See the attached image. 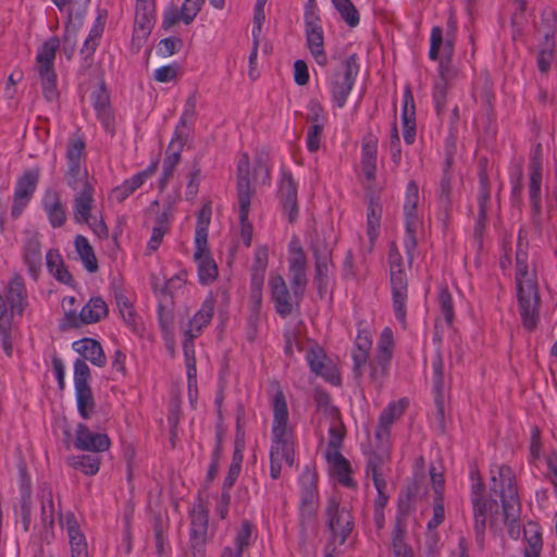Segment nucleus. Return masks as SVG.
<instances>
[{
	"mask_svg": "<svg viewBox=\"0 0 557 557\" xmlns=\"http://www.w3.org/2000/svg\"><path fill=\"white\" fill-rule=\"evenodd\" d=\"M527 246L525 234L520 230L516 251L517 297L522 324L533 330L539 321L540 296L535 275L529 272Z\"/></svg>",
	"mask_w": 557,
	"mask_h": 557,
	"instance_id": "obj_1",
	"label": "nucleus"
},
{
	"mask_svg": "<svg viewBox=\"0 0 557 557\" xmlns=\"http://www.w3.org/2000/svg\"><path fill=\"white\" fill-rule=\"evenodd\" d=\"M491 481V491L500 497L503 522L508 525L509 536L516 540L520 535V502L511 468L499 466L492 470Z\"/></svg>",
	"mask_w": 557,
	"mask_h": 557,
	"instance_id": "obj_2",
	"label": "nucleus"
},
{
	"mask_svg": "<svg viewBox=\"0 0 557 557\" xmlns=\"http://www.w3.org/2000/svg\"><path fill=\"white\" fill-rule=\"evenodd\" d=\"M323 518L331 544L344 545L355 529V520L351 511L342 504L337 495L326 499Z\"/></svg>",
	"mask_w": 557,
	"mask_h": 557,
	"instance_id": "obj_3",
	"label": "nucleus"
},
{
	"mask_svg": "<svg viewBox=\"0 0 557 557\" xmlns=\"http://www.w3.org/2000/svg\"><path fill=\"white\" fill-rule=\"evenodd\" d=\"M236 189L239 206L240 237L246 247L251 245L252 224L248 220L250 200L255 194L250 184L249 157L243 153L237 162Z\"/></svg>",
	"mask_w": 557,
	"mask_h": 557,
	"instance_id": "obj_4",
	"label": "nucleus"
},
{
	"mask_svg": "<svg viewBox=\"0 0 557 557\" xmlns=\"http://www.w3.org/2000/svg\"><path fill=\"white\" fill-rule=\"evenodd\" d=\"M388 262L395 317L400 323L405 324L408 281L403 257L395 243H392L389 246Z\"/></svg>",
	"mask_w": 557,
	"mask_h": 557,
	"instance_id": "obj_5",
	"label": "nucleus"
},
{
	"mask_svg": "<svg viewBox=\"0 0 557 557\" xmlns=\"http://www.w3.org/2000/svg\"><path fill=\"white\" fill-rule=\"evenodd\" d=\"M59 47L60 39L55 36L50 37L41 45L36 55V70L40 78L44 97L48 101L58 98L54 59Z\"/></svg>",
	"mask_w": 557,
	"mask_h": 557,
	"instance_id": "obj_6",
	"label": "nucleus"
},
{
	"mask_svg": "<svg viewBox=\"0 0 557 557\" xmlns=\"http://www.w3.org/2000/svg\"><path fill=\"white\" fill-rule=\"evenodd\" d=\"M358 73L359 64L357 54H351L331 74L327 88L337 108H343L346 104Z\"/></svg>",
	"mask_w": 557,
	"mask_h": 557,
	"instance_id": "obj_7",
	"label": "nucleus"
},
{
	"mask_svg": "<svg viewBox=\"0 0 557 557\" xmlns=\"http://www.w3.org/2000/svg\"><path fill=\"white\" fill-rule=\"evenodd\" d=\"M91 380L90 369L84 359L74 362V385L77 410L83 419H89L95 411L96 403L89 385Z\"/></svg>",
	"mask_w": 557,
	"mask_h": 557,
	"instance_id": "obj_8",
	"label": "nucleus"
},
{
	"mask_svg": "<svg viewBox=\"0 0 557 557\" xmlns=\"http://www.w3.org/2000/svg\"><path fill=\"white\" fill-rule=\"evenodd\" d=\"M109 313L108 305L101 297H91L82 308L79 313L76 310H65L61 323L62 329H78L83 325L97 323Z\"/></svg>",
	"mask_w": 557,
	"mask_h": 557,
	"instance_id": "obj_9",
	"label": "nucleus"
},
{
	"mask_svg": "<svg viewBox=\"0 0 557 557\" xmlns=\"http://www.w3.org/2000/svg\"><path fill=\"white\" fill-rule=\"evenodd\" d=\"M472 507L475 539L481 545L484 541L487 518L490 517L492 529L497 527L498 504L496 499H479L475 497Z\"/></svg>",
	"mask_w": 557,
	"mask_h": 557,
	"instance_id": "obj_10",
	"label": "nucleus"
},
{
	"mask_svg": "<svg viewBox=\"0 0 557 557\" xmlns=\"http://www.w3.org/2000/svg\"><path fill=\"white\" fill-rule=\"evenodd\" d=\"M39 180V170H28L17 180L11 215L16 219L30 200Z\"/></svg>",
	"mask_w": 557,
	"mask_h": 557,
	"instance_id": "obj_11",
	"label": "nucleus"
},
{
	"mask_svg": "<svg viewBox=\"0 0 557 557\" xmlns=\"http://www.w3.org/2000/svg\"><path fill=\"white\" fill-rule=\"evenodd\" d=\"M186 139L187 135L183 134V132L176 131L166 149V156L163 160V171L159 180V188L161 190L166 187L168 183L173 177L175 168L181 161V151L186 143Z\"/></svg>",
	"mask_w": 557,
	"mask_h": 557,
	"instance_id": "obj_12",
	"label": "nucleus"
},
{
	"mask_svg": "<svg viewBox=\"0 0 557 557\" xmlns=\"http://www.w3.org/2000/svg\"><path fill=\"white\" fill-rule=\"evenodd\" d=\"M305 32L307 48L315 62L321 66H325L327 63V57L324 51V33L321 21L314 22L312 15H309L307 17V23H305Z\"/></svg>",
	"mask_w": 557,
	"mask_h": 557,
	"instance_id": "obj_13",
	"label": "nucleus"
},
{
	"mask_svg": "<svg viewBox=\"0 0 557 557\" xmlns=\"http://www.w3.org/2000/svg\"><path fill=\"white\" fill-rule=\"evenodd\" d=\"M60 523L65 527L72 557H89L88 545L84 533L81 531L78 521L72 511L63 517L59 511Z\"/></svg>",
	"mask_w": 557,
	"mask_h": 557,
	"instance_id": "obj_14",
	"label": "nucleus"
},
{
	"mask_svg": "<svg viewBox=\"0 0 557 557\" xmlns=\"http://www.w3.org/2000/svg\"><path fill=\"white\" fill-rule=\"evenodd\" d=\"M110 438L104 433H95L84 423H78L75 434L74 446L76 449L101 453L110 447Z\"/></svg>",
	"mask_w": 557,
	"mask_h": 557,
	"instance_id": "obj_15",
	"label": "nucleus"
},
{
	"mask_svg": "<svg viewBox=\"0 0 557 557\" xmlns=\"http://www.w3.org/2000/svg\"><path fill=\"white\" fill-rule=\"evenodd\" d=\"M371 347L372 336L370 331L359 329L351 350V358L354 361L352 371L356 380H360L363 375V370L369 361V351Z\"/></svg>",
	"mask_w": 557,
	"mask_h": 557,
	"instance_id": "obj_16",
	"label": "nucleus"
},
{
	"mask_svg": "<svg viewBox=\"0 0 557 557\" xmlns=\"http://www.w3.org/2000/svg\"><path fill=\"white\" fill-rule=\"evenodd\" d=\"M283 210L288 214L293 223L298 215L297 185L288 172H283L277 191Z\"/></svg>",
	"mask_w": 557,
	"mask_h": 557,
	"instance_id": "obj_17",
	"label": "nucleus"
},
{
	"mask_svg": "<svg viewBox=\"0 0 557 557\" xmlns=\"http://www.w3.org/2000/svg\"><path fill=\"white\" fill-rule=\"evenodd\" d=\"M271 288V298L274 302L276 313L286 318L293 312L292 295L284 278L276 274L272 275L269 281Z\"/></svg>",
	"mask_w": 557,
	"mask_h": 557,
	"instance_id": "obj_18",
	"label": "nucleus"
},
{
	"mask_svg": "<svg viewBox=\"0 0 557 557\" xmlns=\"http://www.w3.org/2000/svg\"><path fill=\"white\" fill-rule=\"evenodd\" d=\"M273 424L272 434L276 436L284 432H292L288 428V409L285 395L276 383V391L272 397Z\"/></svg>",
	"mask_w": 557,
	"mask_h": 557,
	"instance_id": "obj_19",
	"label": "nucleus"
},
{
	"mask_svg": "<svg viewBox=\"0 0 557 557\" xmlns=\"http://www.w3.org/2000/svg\"><path fill=\"white\" fill-rule=\"evenodd\" d=\"M5 300L12 313L22 315L27 306V292L22 276L14 275L7 288Z\"/></svg>",
	"mask_w": 557,
	"mask_h": 557,
	"instance_id": "obj_20",
	"label": "nucleus"
},
{
	"mask_svg": "<svg viewBox=\"0 0 557 557\" xmlns=\"http://www.w3.org/2000/svg\"><path fill=\"white\" fill-rule=\"evenodd\" d=\"M42 208L48 216L50 225L53 228L64 225L66 221V213L58 191L50 189L46 190L42 197Z\"/></svg>",
	"mask_w": 557,
	"mask_h": 557,
	"instance_id": "obj_21",
	"label": "nucleus"
},
{
	"mask_svg": "<svg viewBox=\"0 0 557 557\" xmlns=\"http://www.w3.org/2000/svg\"><path fill=\"white\" fill-rule=\"evenodd\" d=\"M54 515L55 505L53 493L50 486L44 485L41 488V523L45 530L44 537L49 543L54 537Z\"/></svg>",
	"mask_w": 557,
	"mask_h": 557,
	"instance_id": "obj_22",
	"label": "nucleus"
},
{
	"mask_svg": "<svg viewBox=\"0 0 557 557\" xmlns=\"http://www.w3.org/2000/svg\"><path fill=\"white\" fill-rule=\"evenodd\" d=\"M73 348L94 366L102 368L107 363L101 344L94 338L85 337L76 341L73 343Z\"/></svg>",
	"mask_w": 557,
	"mask_h": 557,
	"instance_id": "obj_23",
	"label": "nucleus"
},
{
	"mask_svg": "<svg viewBox=\"0 0 557 557\" xmlns=\"http://www.w3.org/2000/svg\"><path fill=\"white\" fill-rule=\"evenodd\" d=\"M401 120L404 140L407 145H411L416 139V111L413 96L409 89H406L404 92Z\"/></svg>",
	"mask_w": 557,
	"mask_h": 557,
	"instance_id": "obj_24",
	"label": "nucleus"
},
{
	"mask_svg": "<svg viewBox=\"0 0 557 557\" xmlns=\"http://www.w3.org/2000/svg\"><path fill=\"white\" fill-rule=\"evenodd\" d=\"M405 411V403L403 400L391 403L380 414L375 437L379 441L387 440L389 429L395 419L400 417Z\"/></svg>",
	"mask_w": 557,
	"mask_h": 557,
	"instance_id": "obj_25",
	"label": "nucleus"
},
{
	"mask_svg": "<svg viewBox=\"0 0 557 557\" xmlns=\"http://www.w3.org/2000/svg\"><path fill=\"white\" fill-rule=\"evenodd\" d=\"M306 360L311 372L334 382L333 368L331 363L327 362V357L321 347L313 346L309 348L306 352Z\"/></svg>",
	"mask_w": 557,
	"mask_h": 557,
	"instance_id": "obj_26",
	"label": "nucleus"
},
{
	"mask_svg": "<svg viewBox=\"0 0 557 557\" xmlns=\"http://www.w3.org/2000/svg\"><path fill=\"white\" fill-rule=\"evenodd\" d=\"M154 22V3L152 0H137L135 8V32L147 36Z\"/></svg>",
	"mask_w": 557,
	"mask_h": 557,
	"instance_id": "obj_27",
	"label": "nucleus"
},
{
	"mask_svg": "<svg viewBox=\"0 0 557 557\" xmlns=\"http://www.w3.org/2000/svg\"><path fill=\"white\" fill-rule=\"evenodd\" d=\"M327 462L332 467V472L336 475L338 482L346 486H355V482L350 476L351 467L349 461L342 455L341 451H326Z\"/></svg>",
	"mask_w": 557,
	"mask_h": 557,
	"instance_id": "obj_28",
	"label": "nucleus"
},
{
	"mask_svg": "<svg viewBox=\"0 0 557 557\" xmlns=\"http://www.w3.org/2000/svg\"><path fill=\"white\" fill-rule=\"evenodd\" d=\"M306 269L307 260H288V272L290 275L293 296L297 299V301L304 297L308 283Z\"/></svg>",
	"mask_w": 557,
	"mask_h": 557,
	"instance_id": "obj_29",
	"label": "nucleus"
},
{
	"mask_svg": "<svg viewBox=\"0 0 557 557\" xmlns=\"http://www.w3.org/2000/svg\"><path fill=\"white\" fill-rule=\"evenodd\" d=\"M404 215H405V237H404V246L406 250V255L408 258L409 264H411L413 260V251L417 247V237L416 233L419 226V216L417 209L409 210L404 209Z\"/></svg>",
	"mask_w": 557,
	"mask_h": 557,
	"instance_id": "obj_30",
	"label": "nucleus"
},
{
	"mask_svg": "<svg viewBox=\"0 0 557 557\" xmlns=\"http://www.w3.org/2000/svg\"><path fill=\"white\" fill-rule=\"evenodd\" d=\"M541 185H542V164L540 159H534L531 163V174L529 183V194L531 208L534 214L539 215L542 210L541 200Z\"/></svg>",
	"mask_w": 557,
	"mask_h": 557,
	"instance_id": "obj_31",
	"label": "nucleus"
},
{
	"mask_svg": "<svg viewBox=\"0 0 557 557\" xmlns=\"http://www.w3.org/2000/svg\"><path fill=\"white\" fill-rule=\"evenodd\" d=\"M292 432H284L282 436L272 434L270 457L285 461L288 466L294 463V446L290 441Z\"/></svg>",
	"mask_w": 557,
	"mask_h": 557,
	"instance_id": "obj_32",
	"label": "nucleus"
},
{
	"mask_svg": "<svg viewBox=\"0 0 557 557\" xmlns=\"http://www.w3.org/2000/svg\"><path fill=\"white\" fill-rule=\"evenodd\" d=\"M317 512L318 509L299 508L298 527L300 545L302 546L318 534Z\"/></svg>",
	"mask_w": 557,
	"mask_h": 557,
	"instance_id": "obj_33",
	"label": "nucleus"
},
{
	"mask_svg": "<svg viewBox=\"0 0 557 557\" xmlns=\"http://www.w3.org/2000/svg\"><path fill=\"white\" fill-rule=\"evenodd\" d=\"M432 382L433 389L435 393V403L437 406L438 414L443 418L444 416V362L443 357L437 352L432 359Z\"/></svg>",
	"mask_w": 557,
	"mask_h": 557,
	"instance_id": "obj_34",
	"label": "nucleus"
},
{
	"mask_svg": "<svg viewBox=\"0 0 557 557\" xmlns=\"http://www.w3.org/2000/svg\"><path fill=\"white\" fill-rule=\"evenodd\" d=\"M525 547L523 557H540L543 548L541 527L533 521L527 523L523 529Z\"/></svg>",
	"mask_w": 557,
	"mask_h": 557,
	"instance_id": "obj_35",
	"label": "nucleus"
},
{
	"mask_svg": "<svg viewBox=\"0 0 557 557\" xmlns=\"http://www.w3.org/2000/svg\"><path fill=\"white\" fill-rule=\"evenodd\" d=\"M78 193L74 198V216L78 223H89L90 211L94 202L92 187L86 186L77 189Z\"/></svg>",
	"mask_w": 557,
	"mask_h": 557,
	"instance_id": "obj_36",
	"label": "nucleus"
},
{
	"mask_svg": "<svg viewBox=\"0 0 557 557\" xmlns=\"http://www.w3.org/2000/svg\"><path fill=\"white\" fill-rule=\"evenodd\" d=\"M171 218L172 211L170 206L163 208L162 212L157 215L154 226L152 228V234L147 245L148 250L156 251L159 248L163 236L170 230Z\"/></svg>",
	"mask_w": 557,
	"mask_h": 557,
	"instance_id": "obj_37",
	"label": "nucleus"
},
{
	"mask_svg": "<svg viewBox=\"0 0 557 557\" xmlns=\"http://www.w3.org/2000/svg\"><path fill=\"white\" fill-rule=\"evenodd\" d=\"M215 299L212 294L206 297L203 302L201 304L200 309L195 313L193 319L189 322V329L187 331H193V333H197L199 336L202 332L203 327L208 326L210 323L213 312H214Z\"/></svg>",
	"mask_w": 557,
	"mask_h": 557,
	"instance_id": "obj_38",
	"label": "nucleus"
},
{
	"mask_svg": "<svg viewBox=\"0 0 557 557\" xmlns=\"http://www.w3.org/2000/svg\"><path fill=\"white\" fill-rule=\"evenodd\" d=\"M24 261L28 267L29 273L36 277L41 268V245L36 236L27 238L24 245Z\"/></svg>",
	"mask_w": 557,
	"mask_h": 557,
	"instance_id": "obj_39",
	"label": "nucleus"
},
{
	"mask_svg": "<svg viewBox=\"0 0 557 557\" xmlns=\"http://www.w3.org/2000/svg\"><path fill=\"white\" fill-rule=\"evenodd\" d=\"M74 245L85 269L90 273L96 272L98 270V261L88 239L83 235H77Z\"/></svg>",
	"mask_w": 557,
	"mask_h": 557,
	"instance_id": "obj_40",
	"label": "nucleus"
},
{
	"mask_svg": "<svg viewBox=\"0 0 557 557\" xmlns=\"http://www.w3.org/2000/svg\"><path fill=\"white\" fill-rule=\"evenodd\" d=\"M544 39L543 48L537 54V67L541 73H547L553 62L555 40L554 29L550 24H548V29L544 35Z\"/></svg>",
	"mask_w": 557,
	"mask_h": 557,
	"instance_id": "obj_41",
	"label": "nucleus"
},
{
	"mask_svg": "<svg viewBox=\"0 0 557 557\" xmlns=\"http://www.w3.org/2000/svg\"><path fill=\"white\" fill-rule=\"evenodd\" d=\"M198 267L199 282L203 285L210 284L218 277V265L210 253H203L200 258H194Z\"/></svg>",
	"mask_w": 557,
	"mask_h": 557,
	"instance_id": "obj_42",
	"label": "nucleus"
},
{
	"mask_svg": "<svg viewBox=\"0 0 557 557\" xmlns=\"http://www.w3.org/2000/svg\"><path fill=\"white\" fill-rule=\"evenodd\" d=\"M208 512L199 507L191 513L190 541H207Z\"/></svg>",
	"mask_w": 557,
	"mask_h": 557,
	"instance_id": "obj_43",
	"label": "nucleus"
},
{
	"mask_svg": "<svg viewBox=\"0 0 557 557\" xmlns=\"http://www.w3.org/2000/svg\"><path fill=\"white\" fill-rule=\"evenodd\" d=\"M333 262L332 260H314V278L313 283L317 286L318 293L322 297L329 286Z\"/></svg>",
	"mask_w": 557,
	"mask_h": 557,
	"instance_id": "obj_44",
	"label": "nucleus"
},
{
	"mask_svg": "<svg viewBox=\"0 0 557 557\" xmlns=\"http://www.w3.org/2000/svg\"><path fill=\"white\" fill-rule=\"evenodd\" d=\"M376 152L375 141H368L362 145V169L368 180H373L376 172Z\"/></svg>",
	"mask_w": 557,
	"mask_h": 557,
	"instance_id": "obj_45",
	"label": "nucleus"
},
{
	"mask_svg": "<svg viewBox=\"0 0 557 557\" xmlns=\"http://www.w3.org/2000/svg\"><path fill=\"white\" fill-rule=\"evenodd\" d=\"M488 202H490V189L487 186V181H486V178L482 177L480 191H479V199H478V205H479L478 221H476V224L474 227L475 234H481L484 228L486 216H487Z\"/></svg>",
	"mask_w": 557,
	"mask_h": 557,
	"instance_id": "obj_46",
	"label": "nucleus"
},
{
	"mask_svg": "<svg viewBox=\"0 0 557 557\" xmlns=\"http://www.w3.org/2000/svg\"><path fill=\"white\" fill-rule=\"evenodd\" d=\"M67 166L65 181L71 188L77 190L91 186L87 180V171L82 168L81 163L67 164Z\"/></svg>",
	"mask_w": 557,
	"mask_h": 557,
	"instance_id": "obj_47",
	"label": "nucleus"
},
{
	"mask_svg": "<svg viewBox=\"0 0 557 557\" xmlns=\"http://www.w3.org/2000/svg\"><path fill=\"white\" fill-rule=\"evenodd\" d=\"M144 184L143 180L136 173L131 178L125 180L120 186L111 191V197L117 202H123L127 197L135 193Z\"/></svg>",
	"mask_w": 557,
	"mask_h": 557,
	"instance_id": "obj_48",
	"label": "nucleus"
},
{
	"mask_svg": "<svg viewBox=\"0 0 557 557\" xmlns=\"http://www.w3.org/2000/svg\"><path fill=\"white\" fill-rule=\"evenodd\" d=\"M381 214H382V208L377 201H375L373 198L370 199L369 206H368V236L371 243H373L377 235H379V228H380V222H381Z\"/></svg>",
	"mask_w": 557,
	"mask_h": 557,
	"instance_id": "obj_49",
	"label": "nucleus"
},
{
	"mask_svg": "<svg viewBox=\"0 0 557 557\" xmlns=\"http://www.w3.org/2000/svg\"><path fill=\"white\" fill-rule=\"evenodd\" d=\"M391 361V352L388 348H384V354H379L374 360L370 362V377L373 382H381L386 375Z\"/></svg>",
	"mask_w": 557,
	"mask_h": 557,
	"instance_id": "obj_50",
	"label": "nucleus"
},
{
	"mask_svg": "<svg viewBox=\"0 0 557 557\" xmlns=\"http://www.w3.org/2000/svg\"><path fill=\"white\" fill-rule=\"evenodd\" d=\"M70 465L87 475H94L99 471L100 458L90 455L72 457L70 458Z\"/></svg>",
	"mask_w": 557,
	"mask_h": 557,
	"instance_id": "obj_51",
	"label": "nucleus"
},
{
	"mask_svg": "<svg viewBox=\"0 0 557 557\" xmlns=\"http://www.w3.org/2000/svg\"><path fill=\"white\" fill-rule=\"evenodd\" d=\"M332 3L350 27L359 24V12L350 0H332Z\"/></svg>",
	"mask_w": 557,
	"mask_h": 557,
	"instance_id": "obj_52",
	"label": "nucleus"
},
{
	"mask_svg": "<svg viewBox=\"0 0 557 557\" xmlns=\"http://www.w3.org/2000/svg\"><path fill=\"white\" fill-rule=\"evenodd\" d=\"M450 158H447V169L444 170L443 177L440 183L438 201L440 206L447 211L451 206V176L448 172Z\"/></svg>",
	"mask_w": 557,
	"mask_h": 557,
	"instance_id": "obj_53",
	"label": "nucleus"
},
{
	"mask_svg": "<svg viewBox=\"0 0 557 557\" xmlns=\"http://www.w3.org/2000/svg\"><path fill=\"white\" fill-rule=\"evenodd\" d=\"M15 511L21 516L24 532H28L32 523V493L25 490V493L21 494Z\"/></svg>",
	"mask_w": 557,
	"mask_h": 557,
	"instance_id": "obj_54",
	"label": "nucleus"
},
{
	"mask_svg": "<svg viewBox=\"0 0 557 557\" xmlns=\"http://www.w3.org/2000/svg\"><path fill=\"white\" fill-rule=\"evenodd\" d=\"M252 534V524L248 520H244L240 524L234 544L237 548V557H243V553L250 545V539Z\"/></svg>",
	"mask_w": 557,
	"mask_h": 557,
	"instance_id": "obj_55",
	"label": "nucleus"
},
{
	"mask_svg": "<svg viewBox=\"0 0 557 557\" xmlns=\"http://www.w3.org/2000/svg\"><path fill=\"white\" fill-rule=\"evenodd\" d=\"M445 519V508L443 495L437 490V495H434L433 499V516L428 522L429 530H435L443 523Z\"/></svg>",
	"mask_w": 557,
	"mask_h": 557,
	"instance_id": "obj_56",
	"label": "nucleus"
},
{
	"mask_svg": "<svg viewBox=\"0 0 557 557\" xmlns=\"http://www.w3.org/2000/svg\"><path fill=\"white\" fill-rule=\"evenodd\" d=\"M196 103H197L196 96L190 95L185 102L184 110H183V113L180 119V123H178L175 132L176 131L182 132L180 129V127H187V126L194 124V122L196 120Z\"/></svg>",
	"mask_w": 557,
	"mask_h": 557,
	"instance_id": "obj_57",
	"label": "nucleus"
},
{
	"mask_svg": "<svg viewBox=\"0 0 557 557\" xmlns=\"http://www.w3.org/2000/svg\"><path fill=\"white\" fill-rule=\"evenodd\" d=\"M84 150L85 141L82 137L76 136L71 138L66 150L67 164L81 163Z\"/></svg>",
	"mask_w": 557,
	"mask_h": 557,
	"instance_id": "obj_58",
	"label": "nucleus"
},
{
	"mask_svg": "<svg viewBox=\"0 0 557 557\" xmlns=\"http://www.w3.org/2000/svg\"><path fill=\"white\" fill-rule=\"evenodd\" d=\"M438 302L441 312L443 313L445 321L448 324H451L454 320V306L451 295L447 287L441 288L438 294Z\"/></svg>",
	"mask_w": 557,
	"mask_h": 557,
	"instance_id": "obj_59",
	"label": "nucleus"
},
{
	"mask_svg": "<svg viewBox=\"0 0 557 557\" xmlns=\"http://www.w3.org/2000/svg\"><path fill=\"white\" fill-rule=\"evenodd\" d=\"M323 123L312 124L307 132L306 145L310 152H315L320 148V143L323 134Z\"/></svg>",
	"mask_w": 557,
	"mask_h": 557,
	"instance_id": "obj_60",
	"label": "nucleus"
},
{
	"mask_svg": "<svg viewBox=\"0 0 557 557\" xmlns=\"http://www.w3.org/2000/svg\"><path fill=\"white\" fill-rule=\"evenodd\" d=\"M314 260H332L333 248L324 238L317 236L311 244Z\"/></svg>",
	"mask_w": 557,
	"mask_h": 557,
	"instance_id": "obj_61",
	"label": "nucleus"
},
{
	"mask_svg": "<svg viewBox=\"0 0 557 557\" xmlns=\"http://www.w3.org/2000/svg\"><path fill=\"white\" fill-rule=\"evenodd\" d=\"M457 75V69L451 64V60L440 59L438 79L436 82H443L446 83V86H449Z\"/></svg>",
	"mask_w": 557,
	"mask_h": 557,
	"instance_id": "obj_62",
	"label": "nucleus"
},
{
	"mask_svg": "<svg viewBox=\"0 0 557 557\" xmlns=\"http://www.w3.org/2000/svg\"><path fill=\"white\" fill-rule=\"evenodd\" d=\"M387 459V456L377 451H371L368 456L366 472L370 476L376 473H383L382 468Z\"/></svg>",
	"mask_w": 557,
	"mask_h": 557,
	"instance_id": "obj_63",
	"label": "nucleus"
},
{
	"mask_svg": "<svg viewBox=\"0 0 557 557\" xmlns=\"http://www.w3.org/2000/svg\"><path fill=\"white\" fill-rule=\"evenodd\" d=\"M443 30L440 26H434L431 30L429 57L431 60H438L440 51L444 42Z\"/></svg>",
	"mask_w": 557,
	"mask_h": 557,
	"instance_id": "obj_64",
	"label": "nucleus"
}]
</instances>
